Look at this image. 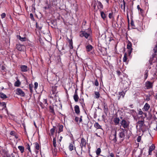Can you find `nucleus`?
Returning <instances> with one entry per match:
<instances>
[{
	"label": "nucleus",
	"mask_w": 157,
	"mask_h": 157,
	"mask_svg": "<svg viewBox=\"0 0 157 157\" xmlns=\"http://www.w3.org/2000/svg\"><path fill=\"white\" fill-rule=\"evenodd\" d=\"M120 124L121 126L124 129L128 128L130 124V122L126 118H124L121 121Z\"/></svg>",
	"instance_id": "obj_1"
},
{
	"label": "nucleus",
	"mask_w": 157,
	"mask_h": 157,
	"mask_svg": "<svg viewBox=\"0 0 157 157\" xmlns=\"http://www.w3.org/2000/svg\"><path fill=\"white\" fill-rule=\"evenodd\" d=\"M154 81L153 82H151L150 81H147L145 83V87L147 89H152L153 87V83Z\"/></svg>",
	"instance_id": "obj_2"
},
{
	"label": "nucleus",
	"mask_w": 157,
	"mask_h": 157,
	"mask_svg": "<svg viewBox=\"0 0 157 157\" xmlns=\"http://www.w3.org/2000/svg\"><path fill=\"white\" fill-rule=\"evenodd\" d=\"M90 35L89 33H87L85 31H81L80 32L79 36L81 37H84L86 38L87 39Z\"/></svg>",
	"instance_id": "obj_3"
},
{
	"label": "nucleus",
	"mask_w": 157,
	"mask_h": 157,
	"mask_svg": "<svg viewBox=\"0 0 157 157\" xmlns=\"http://www.w3.org/2000/svg\"><path fill=\"white\" fill-rule=\"evenodd\" d=\"M16 94L22 97H24L25 94L24 92L20 88H17L16 90Z\"/></svg>",
	"instance_id": "obj_4"
},
{
	"label": "nucleus",
	"mask_w": 157,
	"mask_h": 157,
	"mask_svg": "<svg viewBox=\"0 0 157 157\" xmlns=\"http://www.w3.org/2000/svg\"><path fill=\"white\" fill-rule=\"evenodd\" d=\"M125 129H122V131L120 132L119 133V137L120 138H122L121 141H123L124 139V137L125 136V135L124 134Z\"/></svg>",
	"instance_id": "obj_5"
},
{
	"label": "nucleus",
	"mask_w": 157,
	"mask_h": 157,
	"mask_svg": "<svg viewBox=\"0 0 157 157\" xmlns=\"http://www.w3.org/2000/svg\"><path fill=\"white\" fill-rule=\"evenodd\" d=\"M68 148L69 150L71 151H72L74 149L76 151L74 141L70 143Z\"/></svg>",
	"instance_id": "obj_6"
},
{
	"label": "nucleus",
	"mask_w": 157,
	"mask_h": 157,
	"mask_svg": "<svg viewBox=\"0 0 157 157\" xmlns=\"http://www.w3.org/2000/svg\"><path fill=\"white\" fill-rule=\"evenodd\" d=\"M151 74L153 76L151 78V80L153 81L156 80L157 79V70L152 71Z\"/></svg>",
	"instance_id": "obj_7"
},
{
	"label": "nucleus",
	"mask_w": 157,
	"mask_h": 157,
	"mask_svg": "<svg viewBox=\"0 0 157 157\" xmlns=\"http://www.w3.org/2000/svg\"><path fill=\"white\" fill-rule=\"evenodd\" d=\"M86 140L84 138H82L81 139V143H80V145L82 149L83 147H86Z\"/></svg>",
	"instance_id": "obj_8"
},
{
	"label": "nucleus",
	"mask_w": 157,
	"mask_h": 157,
	"mask_svg": "<svg viewBox=\"0 0 157 157\" xmlns=\"http://www.w3.org/2000/svg\"><path fill=\"white\" fill-rule=\"evenodd\" d=\"M103 110L105 116H106L108 113V109L107 104L104 102L103 104Z\"/></svg>",
	"instance_id": "obj_9"
},
{
	"label": "nucleus",
	"mask_w": 157,
	"mask_h": 157,
	"mask_svg": "<svg viewBox=\"0 0 157 157\" xmlns=\"http://www.w3.org/2000/svg\"><path fill=\"white\" fill-rule=\"evenodd\" d=\"M96 5L97 6L98 9L100 11H101V10L103 8V6L102 4V3L99 1H97L96 2Z\"/></svg>",
	"instance_id": "obj_10"
},
{
	"label": "nucleus",
	"mask_w": 157,
	"mask_h": 157,
	"mask_svg": "<svg viewBox=\"0 0 157 157\" xmlns=\"http://www.w3.org/2000/svg\"><path fill=\"white\" fill-rule=\"evenodd\" d=\"M17 49L19 51H21L24 50L25 46L20 44H17L16 45Z\"/></svg>",
	"instance_id": "obj_11"
},
{
	"label": "nucleus",
	"mask_w": 157,
	"mask_h": 157,
	"mask_svg": "<svg viewBox=\"0 0 157 157\" xmlns=\"http://www.w3.org/2000/svg\"><path fill=\"white\" fill-rule=\"evenodd\" d=\"M77 90L78 89H77L75 90V94L73 96V98L75 102H78L79 99L78 94Z\"/></svg>",
	"instance_id": "obj_12"
},
{
	"label": "nucleus",
	"mask_w": 157,
	"mask_h": 157,
	"mask_svg": "<svg viewBox=\"0 0 157 157\" xmlns=\"http://www.w3.org/2000/svg\"><path fill=\"white\" fill-rule=\"evenodd\" d=\"M20 69L21 71L25 72L28 71V68L26 65H21L20 66Z\"/></svg>",
	"instance_id": "obj_13"
},
{
	"label": "nucleus",
	"mask_w": 157,
	"mask_h": 157,
	"mask_svg": "<svg viewBox=\"0 0 157 157\" xmlns=\"http://www.w3.org/2000/svg\"><path fill=\"white\" fill-rule=\"evenodd\" d=\"M150 107V105L148 103H146L143 108V110L145 111H147L149 109Z\"/></svg>",
	"instance_id": "obj_14"
},
{
	"label": "nucleus",
	"mask_w": 157,
	"mask_h": 157,
	"mask_svg": "<svg viewBox=\"0 0 157 157\" xmlns=\"http://www.w3.org/2000/svg\"><path fill=\"white\" fill-rule=\"evenodd\" d=\"M155 147L154 144H152V145L150 147L148 151L149 155H151L152 151L155 149Z\"/></svg>",
	"instance_id": "obj_15"
},
{
	"label": "nucleus",
	"mask_w": 157,
	"mask_h": 157,
	"mask_svg": "<svg viewBox=\"0 0 157 157\" xmlns=\"http://www.w3.org/2000/svg\"><path fill=\"white\" fill-rule=\"evenodd\" d=\"M74 109L75 113L78 115H79L80 113L79 106L78 105H75L74 107Z\"/></svg>",
	"instance_id": "obj_16"
},
{
	"label": "nucleus",
	"mask_w": 157,
	"mask_h": 157,
	"mask_svg": "<svg viewBox=\"0 0 157 157\" xmlns=\"http://www.w3.org/2000/svg\"><path fill=\"white\" fill-rule=\"evenodd\" d=\"M113 121L115 125H117L119 123L120 120L119 118L116 117L113 119Z\"/></svg>",
	"instance_id": "obj_17"
},
{
	"label": "nucleus",
	"mask_w": 157,
	"mask_h": 157,
	"mask_svg": "<svg viewBox=\"0 0 157 157\" xmlns=\"http://www.w3.org/2000/svg\"><path fill=\"white\" fill-rule=\"evenodd\" d=\"M63 126L62 124H59L58 126V131H57V133L59 134L61 132H62L63 130Z\"/></svg>",
	"instance_id": "obj_18"
},
{
	"label": "nucleus",
	"mask_w": 157,
	"mask_h": 157,
	"mask_svg": "<svg viewBox=\"0 0 157 157\" xmlns=\"http://www.w3.org/2000/svg\"><path fill=\"white\" fill-rule=\"evenodd\" d=\"M117 131H115L114 132L113 134V135L114 136L113 138L112 139V141L114 143H116L117 141Z\"/></svg>",
	"instance_id": "obj_19"
},
{
	"label": "nucleus",
	"mask_w": 157,
	"mask_h": 157,
	"mask_svg": "<svg viewBox=\"0 0 157 157\" xmlns=\"http://www.w3.org/2000/svg\"><path fill=\"white\" fill-rule=\"evenodd\" d=\"M138 124L140 127H142L144 124V120L143 119L142 120L139 121L138 122Z\"/></svg>",
	"instance_id": "obj_20"
},
{
	"label": "nucleus",
	"mask_w": 157,
	"mask_h": 157,
	"mask_svg": "<svg viewBox=\"0 0 157 157\" xmlns=\"http://www.w3.org/2000/svg\"><path fill=\"white\" fill-rule=\"evenodd\" d=\"M94 127L97 129H101L102 130H103V129L102 128L101 126L98 123V122H95L94 124Z\"/></svg>",
	"instance_id": "obj_21"
},
{
	"label": "nucleus",
	"mask_w": 157,
	"mask_h": 157,
	"mask_svg": "<svg viewBox=\"0 0 157 157\" xmlns=\"http://www.w3.org/2000/svg\"><path fill=\"white\" fill-rule=\"evenodd\" d=\"M49 110L50 113H52L53 115H55V113L54 111V107L52 106H50Z\"/></svg>",
	"instance_id": "obj_22"
},
{
	"label": "nucleus",
	"mask_w": 157,
	"mask_h": 157,
	"mask_svg": "<svg viewBox=\"0 0 157 157\" xmlns=\"http://www.w3.org/2000/svg\"><path fill=\"white\" fill-rule=\"evenodd\" d=\"M25 144V147L26 149H28L29 150V152L31 153H32V151L31 150L29 144L28 143H26Z\"/></svg>",
	"instance_id": "obj_23"
},
{
	"label": "nucleus",
	"mask_w": 157,
	"mask_h": 157,
	"mask_svg": "<svg viewBox=\"0 0 157 157\" xmlns=\"http://www.w3.org/2000/svg\"><path fill=\"white\" fill-rule=\"evenodd\" d=\"M18 148L20 151L21 152V153H23L24 152L25 148L23 146H18Z\"/></svg>",
	"instance_id": "obj_24"
},
{
	"label": "nucleus",
	"mask_w": 157,
	"mask_h": 157,
	"mask_svg": "<svg viewBox=\"0 0 157 157\" xmlns=\"http://www.w3.org/2000/svg\"><path fill=\"white\" fill-rule=\"evenodd\" d=\"M86 51L87 52H90L92 50L93 47L90 44L86 46Z\"/></svg>",
	"instance_id": "obj_25"
},
{
	"label": "nucleus",
	"mask_w": 157,
	"mask_h": 157,
	"mask_svg": "<svg viewBox=\"0 0 157 157\" xmlns=\"http://www.w3.org/2000/svg\"><path fill=\"white\" fill-rule=\"evenodd\" d=\"M56 128V126H53V128H51L50 130V132L52 136H53Z\"/></svg>",
	"instance_id": "obj_26"
},
{
	"label": "nucleus",
	"mask_w": 157,
	"mask_h": 157,
	"mask_svg": "<svg viewBox=\"0 0 157 157\" xmlns=\"http://www.w3.org/2000/svg\"><path fill=\"white\" fill-rule=\"evenodd\" d=\"M101 16V18L104 20H105L106 17V16L105 13L102 11H100Z\"/></svg>",
	"instance_id": "obj_27"
},
{
	"label": "nucleus",
	"mask_w": 157,
	"mask_h": 157,
	"mask_svg": "<svg viewBox=\"0 0 157 157\" xmlns=\"http://www.w3.org/2000/svg\"><path fill=\"white\" fill-rule=\"evenodd\" d=\"M34 144L35 149L37 150H39L40 147L39 144L37 142H36L34 143Z\"/></svg>",
	"instance_id": "obj_28"
},
{
	"label": "nucleus",
	"mask_w": 157,
	"mask_h": 157,
	"mask_svg": "<svg viewBox=\"0 0 157 157\" xmlns=\"http://www.w3.org/2000/svg\"><path fill=\"white\" fill-rule=\"evenodd\" d=\"M94 98H95L98 99L99 98L100 94L98 92L95 91L94 92Z\"/></svg>",
	"instance_id": "obj_29"
},
{
	"label": "nucleus",
	"mask_w": 157,
	"mask_h": 157,
	"mask_svg": "<svg viewBox=\"0 0 157 157\" xmlns=\"http://www.w3.org/2000/svg\"><path fill=\"white\" fill-rule=\"evenodd\" d=\"M0 97L2 98L5 99L7 98L6 95L3 93H0Z\"/></svg>",
	"instance_id": "obj_30"
},
{
	"label": "nucleus",
	"mask_w": 157,
	"mask_h": 157,
	"mask_svg": "<svg viewBox=\"0 0 157 157\" xmlns=\"http://www.w3.org/2000/svg\"><path fill=\"white\" fill-rule=\"evenodd\" d=\"M148 70H146L145 71L144 74V79L145 80L147 79L148 76Z\"/></svg>",
	"instance_id": "obj_31"
},
{
	"label": "nucleus",
	"mask_w": 157,
	"mask_h": 157,
	"mask_svg": "<svg viewBox=\"0 0 157 157\" xmlns=\"http://www.w3.org/2000/svg\"><path fill=\"white\" fill-rule=\"evenodd\" d=\"M123 61L124 62H127V54L126 53H125L124 55V57L123 58Z\"/></svg>",
	"instance_id": "obj_32"
},
{
	"label": "nucleus",
	"mask_w": 157,
	"mask_h": 157,
	"mask_svg": "<svg viewBox=\"0 0 157 157\" xmlns=\"http://www.w3.org/2000/svg\"><path fill=\"white\" fill-rule=\"evenodd\" d=\"M21 84V82L19 80H17L14 83V85L15 86L19 87Z\"/></svg>",
	"instance_id": "obj_33"
},
{
	"label": "nucleus",
	"mask_w": 157,
	"mask_h": 157,
	"mask_svg": "<svg viewBox=\"0 0 157 157\" xmlns=\"http://www.w3.org/2000/svg\"><path fill=\"white\" fill-rule=\"evenodd\" d=\"M130 24H131V25L132 26V29H135L137 28V27L135 25L134 22L133 21L132 19V20H131Z\"/></svg>",
	"instance_id": "obj_34"
},
{
	"label": "nucleus",
	"mask_w": 157,
	"mask_h": 157,
	"mask_svg": "<svg viewBox=\"0 0 157 157\" xmlns=\"http://www.w3.org/2000/svg\"><path fill=\"white\" fill-rule=\"evenodd\" d=\"M19 39L21 41H25L26 40V38L25 37H22L20 36H19Z\"/></svg>",
	"instance_id": "obj_35"
},
{
	"label": "nucleus",
	"mask_w": 157,
	"mask_h": 157,
	"mask_svg": "<svg viewBox=\"0 0 157 157\" xmlns=\"http://www.w3.org/2000/svg\"><path fill=\"white\" fill-rule=\"evenodd\" d=\"M53 146H54V147H56V137H54L53 138Z\"/></svg>",
	"instance_id": "obj_36"
},
{
	"label": "nucleus",
	"mask_w": 157,
	"mask_h": 157,
	"mask_svg": "<svg viewBox=\"0 0 157 157\" xmlns=\"http://www.w3.org/2000/svg\"><path fill=\"white\" fill-rule=\"evenodd\" d=\"M101 149L100 148H98L97 149L96 153L97 155H99L101 152Z\"/></svg>",
	"instance_id": "obj_37"
},
{
	"label": "nucleus",
	"mask_w": 157,
	"mask_h": 157,
	"mask_svg": "<svg viewBox=\"0 0 157 157\" xmlns=\"http://www.w3.org/2000/svg\"><path fill=\"white\" fill-rule=\"evenodd\" d=\"M137 8L138 10L139 11H140V13L141 14H142L144 12V10L142 9L141 8H140V6L139 5H138L137 6Z\"/></svg>",
	"instance_id": "obj_38"
},
{
	"label": "nucleus",
	"mask_w": 157,
	"mask_h": 157,
	"mask_svg": "<svg viewBox=\"0 0 157 157\" xmlns=\"http://www.w3.org/2000/svg\"><path fill=\"white\" fill-rule=\"evenodd\" d=\"M132 44L130 42H128V44L127 45V48L128 49H132Z\"/></svg>",
	"instance_id": "obj_39"
},
{
	"label": "nucleus",
	"mask_w": 157,
	"mask_h": 157,
	"mask_svg": "<svg viewBox=\"0 0 157 157\" xmlns=\"http://www.w3.org/2000/svg\"><path fill=\"white\" fill-rule=\"evenodd\" d=\"M110 19H114V17L113 16V13L112 11L109 13L108 15Z\"/></svg>",
	"instance_id": "obj_40"
},
{
	"label": "nucleus",
	"mask_w": 157,
	"mask_h": 157,
	"mask_svg": "<svg viewBox=\"0 0 157 157\" xmlns=\"http://www.w3.org/2000/svg\"><path fill=\"white\" fill-rule=\"evenodd\" d=\"M29 87L30 92L32 93L33 92V85L32 84H29Z\"/></svg>",
	"instance_id": "obj_41"
},
{
	"label": "nucleus",
	"mask_w": 157,
	"mask_h": 157,
	"mask_svg": "<svg viewBox=\"0 0 157 157\" xmlns=\"http://www.w3.org/2000/svg\"><path fill=\"white\" fill-rule=\"evenodd\" d=\"M52 151L54 155H56L57 151L56 147H54V148L52 150Z\"/></svg>",
	"instance_id": "obj_42"
},
{
	"label": "nucleus",
	"mask_w": 157,
	"mask_h": 157,
	"mask_svg": "<svg viewBox=\"0 0 157 157\" xmlns=\"http://www.w3.org/2000/svg\"><path fill=\"white\" fill-rule=\"evenodd\" d=\"M123 5H121V7L122 6L123 7V10L124 11H125V2L124 1V0H123Z\"/></svg>",
	"instance_id": "obj_43"
},
{
	"label": "nucleus",
	"mask_w": 157,
	"mask_h": 157,
	"mask_svg": "<svg viewBox=\"0 0 157 157\" xmlns=\"http://www.w3.org/2000/svg\"><path fill=\"white\" fill-rule=\"evenodd\" d=\"M125 94V93L123 91L120 92L119 94V95H120V96H122L123 98L124 97Z\"/></svg>",
	"instance_id": "obj_44"
},
{
	"label": "nucleus",
	"mask_w": 157,
	"mask_h": 157,
	"mask_svg": "<svg viewBox=\"0 0 157 157\" xmlns=\"http://www.w3.org/2000/svg\"><path fill=\"white\" fill-rule=\"evenodd\" d=\"M150 95H147L146 96V98L145 99L146 101H149L150 100Z\"/></svg>",
	"instance_id": "obj_45"
},
{
	"label": "nucleus",
	"mask_w": 157,
	"mask_h": 157,
	"mask_svg": "<svg viewBox=\"0 0 157 157\" xmlns=\"http://www.w3.org/2000/svg\"><path fill=\"white\" fill-rule=\"evenodd\" d=\"M69 43L71 47V48L72 49L73 48V46H72L73 42H72V40H69Z\"/></svg>",
	"instance_id": "obj_46"
},
{
	"label": "nucleus",
	"mask_w": 157,
	"mask_h": 157,
	"mask_svg": "<svg viewBox=\"0 0 157 157\" xmlns=\"http://www.w3.org/2000/svg\"><path fill=\"white\" fill-rule=\"evenodd\" d=\"M81 104L83 109V110H85V107H86L85 104V103H81V104Z\"/></svg>",
	"instance_id": "obj_47"
},
{
	"label": "nucleus",
	"mask_w": 157,
	"mask_h": 157,
	"mask_svg": "<svg viewBox=\"0 0 157 157\" xmlns=\"http://www.w3.org/2000/svg\"><path fill=\"white\" fill-rule=\"evenodd\" d=\"M154 51L155 53H157V42L154 48Z\"/></svg>",
	"instance_id": "obj_48"
},
{
	"label": "nucleus",
	"mask_w": 157,
	"mask_h": 157,
	"mask_svg": "<svg viewBox=\"0 0 157 157\" xmlns=\"http://www.w3.org/2000/svg\"><path fill=\"white\" fill-rule=\"evenodd\" d=\"M94 84L96 86H98V85H99V82H98V80H97V79H96L95 80V81L94 82Z\"/></svg>",
	"instance_id": "obj_49"
},
{
	"label": "nucleus",
	"mask_w": 157,
	"mask_h": 157,
	"mask_svg": "<svg viewBox=\"0 0 157 157\" xmlns=\"http://www.w3.org/2000/svg\"><path fill=\"white\" fill-rule=\"evenodd\" d=\"M138 114H139V115H142V114H143V112L142 111L141 109H138Z\"/></svg>",
	"instance_id": "obj_50"
},
{
	"label": "nucleus",
	"mask_w": 157,
	"mask_h": 157,
	"mask_svg": "<svg viewBox=\"0 0 157 157\" xmlns=\"http://www.w3.org/2000/svg\"><path fill=\"white\" fill-rule=\"evenodd\" d=\"M36 27L37 29H39V30H41L42 29V27L39 26H38L37 22L36 23Z\"/></svg>",
	"instance_id": "obj_51"
},
{
	"label": "nucleus",
	"mask_w": 157,
	"mask_h": 157,
	"mask_svg": "<svg viewBox=\"0 0 157 157\" xmlns=\"http://www.w3.org/2000/svg\"><path fill=\"white\" fill-rule=\"evenodd\" d=\"M43 103L44 104L46 105V106H47L48 104L47 103V101L46 99H44V100Z\"/></svg>",
	"instance_id": "obj_52"
},
{
	"label": "nucleus",
	"mask_w": 157,
	"mask_h": 157,
	"mask_svg": "<svg viewBox=\"0 0 157 157\" xmlns=\"http://www.w3.org/2000/svg\"><path fill=\"white\" fill-rule=\"evenodd\" d=\"M1 18L3 19L6 16V13H3L1 14Z\"/></svg>",
	"instance_id": "obj_53"
},
{
	"label": "nucleus",
	"mask_w": 157,
	"mask_h": 157,
	"mask_svg": "<svg viewBox=\"0 0 157 157\" xmlns=\"http://www.w3.org/2000/svg\"><path fill=\"white\" fill-rule=\"evenodd\" d=\"M39 104L42 108H44V104L42 102H40L39 103Z\"/></svg>",
	"instance_id": "obj_54"
},
{
	"label": "nucleus",
	"mask_w": 157,
	"mask_h": 157,
	"mask_svg": "<svg viewBox=\"0 0 157 157\" xmlns=\"http://www.w3.org/2000/svg\"><path fill=\"white\" fill-rule=\"evenodd\" d=\"M38 83L37 82H35L34 83V89L35 90H36L38 87Z\"/></svg>",
	"instance_id": "obj_55"
},
{
	"label": "nucleus",
	"mask_w": 157,
	"mask_h": 157,
	"mask_svg": "<svg viewBox=\"0 0 157 157\" xmlns=\"http://www.w3.org/2000/svg\"><path fill=\"white\" fill-rule=\"evenodd\" d=\"M79 101L80 104L85 103L84 98H83L79 99Z\"/></svg>",
	"instance_id": "obj_56"
},
{
	"label": "nucleus",
	"mask_w": 157,
	"mask_h": 157,
	"mask_svg": "<svg viewBox=\"0 0 157 157\" xmlns=\"http://www.w3.org/2000/svg\"><path fill=\"white\" fill-rule=\"evenodd\" d=\"M0 104L5 108L6 107V105L5 102L1 103L0 102Z\"/></svg>",
	"instance_id": "obj_57"
},
{
	"label": "nucleus",
	"mask_w": 157,
	"mask_h": 157,
	"mask_svg": "<svg viewBox=\"0 0 157 157\" xmlns=\"http://www.w3.org/2000/svg\"><path fill=\"white\" fill-rule=\"evenodd\" d=\"M132 49H128V53L129 56H130L132 52Z\"/></svg>",
	"instance_id": "obj_58"
},
{
	"label": "nucleus",
	"mask_w": 157,
	"mask_h": 157,
	"mask_svg": "<svg viewBox=\"0 0 157 157\" xmlns=\"http://www.w3.org/2000/svg\"><path fill=\"white\" fill-rule=\"evenodd\" d=\"M62 138H63V137L61 136H60V138L59 140V144L58 145L59 146V145H60V146H61L60 142L61 141Z\"/></svg>",
	"instance_id": "obj_59"
},
{
	"label": "nucleus",
	"mask_w": 157,
	"mask_h": 157,
	"mask_svg": "<svg viewBox=\"0 0 157 157\" xmlns=\"http://www.w3.org/2000/svg\"><path fill=\"white\" fill-rule=\"evenodd\" d=\"M16 134V132L14 131H12L10 132V134L13 136H15Z\"/></svg>",
	"instance_id": "obj_60"
},
{
	"label": "nucleus",
	"mask_w": 157,
	"mask_h": 157,
	"mask_svg": "<svg viewBox=\"0 0 157 157\" xmlns=\"http://www.w3.org/2000/svg\"><path fill=\"white\" fill-rule=\"evenodd\" d=\"M30 18H31V19L32 20H34V18L33 17V15L32 13H30Z\"/></svg>",
	"instance_id": "obj_61"
},
{
	"label": "nucleus",
	"mask_w": 157,
	"mask_h": 157,
	"mask_svg": "<svg viewBox=\"0 0 157 157\" xmlns=\"http://www.w3.org/2000/svg\"><path fill=\"white\" fill-rule=\"evenodd\" d=\"M141 140V137L140 136H139L138 137L137 140L138 142H140Z\"/></svg>",
	"instance_id": "obj_62"
},
{
	"label": "nucleus",
	"mask_w": 157,
	"mask_h": 157,
	"mask_svg": "<svg viewBox=\"0 0 157 157\" xmlns=\"http://www.w3.org/2000/svg\"><path fill=\"white\" fill-rule=\"evenodd\" d=\"M79 118L78 117H76L75 118V121L76 122H78V121H79Z\"/></svg>",
	"instance_id": "obj_63"
},
{
	"label": "nucleus",
	"mask_w": 157,
	"mask_h": 157,
	"mask_svg": "<svg viewBox=\"0 0 157 157\" xmlns=\"http://www.w3.org/2000/svg\"><path fill=\"white\" fill-rule=\"evenodd\" d=\"M7 157H15V156L14 155L12 154L10 156H8Z\"/></svg>",
	"instance_id": "obj_64"
}]
</instances>
